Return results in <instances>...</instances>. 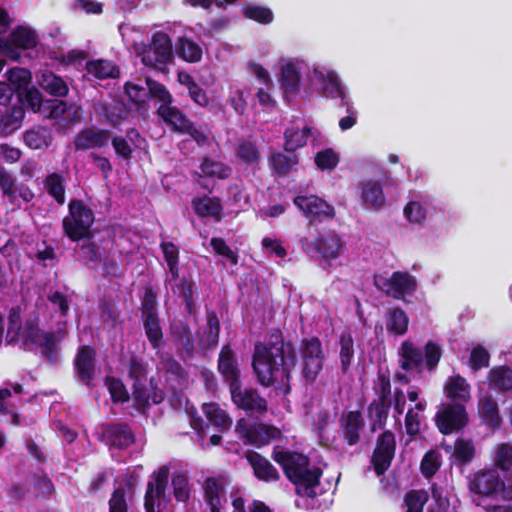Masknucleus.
<instances>
[{
    "label": "nucleus",
    "instance_id": "nucleus-1",
    "mask_svg": "<svg viewBox=\"0 0 512 512\" xmlns=\"http://www.w3.org/2000/svg\"><path fill=\"white\" fill-rule=\"evenodd\" d=\"M301 359V375L307 384H313L323 370L325 353L317 336L303 338L299 350L284 336L279 327L270 328L263 341H256L252 354V370L259 385L274 389L283 395L291 392L292 370Z\"/></svg>",
    "mask_w": 512,
    "mask_h": 512
},
{
    "label": "nucleus",
    "instance_id": "nucleus-2",
    "mask_svg": "<svg viewBox=\"0 0 512 512\" xmlns=\"http://www.w3.org/2000/svg\"><path fill=\"white\" fill-rule=\"evenodd\" d=\"M127 374L132 381L133 406L138 412L144 413L150 407V402L158 405L164 401L165 394L155 378L148 380L147 363L142 358L132 356L129 359Z\"/></svg>",
    "mask_w": 512,
    "mask_h": 512
},
{
    "label": "nucleus",
    "instance_id": "nucleus-3",
    "mask_svg": "<svg viewBox=\"0 0 512 512\" xmlns=\"http://www.w3.org/2000/svg\"><path fill=\"white\" fill-rule=\"evenodd\" d=\"M95 221L93 210L81 199L72 198L68 203V214L62 219L64 235L72 242H80L93 232Z\"/></svg>",
    "mask_w": 512,
    "mask_h": 512
},
{
    "label": "nucleus",
    "instance_id": "nucleus-4",
    "mask_svg": "<svg viewBox=\"0 0 512 512\" xmlns=\"http://www.w3.org/2000/svg\"><path fill=\"white\" fill-rule=\"evenodd\" d=\"M399 355L401 357L399 365L404 371L408 372L424 364L426 370L432 372L438 367L443 350L440 344L431 340L426 342L424 350L410 341H404Z\"/></svg>",
    "mask_w": 512,
    "mask_h": 512
},
{
    "label": "nucleus",
    "instance_id": "nucleus-5",
    "mask_svg": "<svg viewBox=\"0 0 512 512\" xmlns=\"http://www.w3.org/2000/svg\"><path fill=\"white\" fill-rule=\"evenodd\" d=\"M141 321L151 348L159 351L164 345V334L158 313L157 295L146 289L140 306Z\"/></svg>",
    "mask_w": 512,
    "mask_h": 512
},
{
    "label": "nucleus",
    "instance_id": "nucleus-6",
    "mask_svg": "<svg viewBox=\"0 0 512 512\" xmlns=\"http://www.w3.org/2000/svg\"><path fill=\"white\" fill-rule=\"evenodd\" d=\"M373 284L386 296L404 302H406L407 296L415 294L418 287L416 277L407 271H394L389 277L375 274Z\"/></svg>",
    "mask_w": 512,
    "mask_h": 512
},
{
    "label": "nucleus",
    "instance_id": "nucleus-7",
    "mask_svg": "<svg viewBox=\"0 0 512 512\" xmlns=\"http://www.w3.org/2000/svg\"><path fill=\"white\" fill-rule=\"evenodd\" d=\"M39 317L33 316L25 320L20 332L24 347L36 345L42 349L43 356L50 362H56L57 341L54 332H45L39 327Z\"/></svg>",
    "mask_w": 512,
    "mask_h": 512
},
{
    "label": "nucleus",
    "instance_id": "nucleus-8",
    "mask_svg": "<svg viewBox=\"0 0 512 512\" xmlns=\"http://www.w3.org/2000/svg\"><path fill=\"white\" fill-rule=\"evenodd\" d=\"M81 255L84 260L94 266L99 265L104 256L109 255L113 249L114 236L109 230L94 229L87 238L81 239Z\"/></svg>",
    "mask_w": 512,
    "mask_h": 512
},
{
    "label": "nucleus",
    "instance_id": "nucleus-9",
    "mask_svg": "<svg viewBox=\"0 0 512 512\" xmlns=\"http://www.w3.org/2000/svg\"><path fill=\"white\" fill-rule=\"evenodd\" d=\"M434 420L439 432L449 435L463 430L469 423V415L464 403H447L435 414Z\"/></svg>",
    "mask_w": 512,
    "mask_h": 512
},
{
    "label": "nucleus",
    "instance_id": "nucleus-10",
    "mask_svg": "<svg viewBox=\"0 0 512 512\" xmlns=\"http://www.w3.org/2000/svg\"><path fill=\"white\" fill-rule=\"evenodd\" d=\"M37 45V34L31 28L17 26L10 33L9 39L0 37V54L13 61L21 57L20 50H30Z\"/></svg>",
    "mask_w": 512,
    "mask_h": 512
},
{
    "label": "nucleus",
    "instance_id": "nucleus-11",
    "mask_svg": "<svg viewBox=\"0 0 512 512\" xmlns=\"http://www.w3.org/2000/svg\"><path fill=\"white\" fill-rule=\"evenodd\" d=\"M173 59V46L169 35L162 31L154 33L149 49L142 56V62L146 66L163 70Z\"/></svg>",
    "mask_w": 512,
    "mask_h": 512
},
{
    "label": "nucleus",
    "instance_id": "nucleus-12",
    "mask_svg": "<svg viewBox=\"0 0 512 512\" xmlns=\"http://www.w3.org/2000/svg\"><path fill=\"white\" fill-rule=\"evenodd\" d=\"M231 400L237 409L243 410L248 415L265 414L268 411L267 400L253 387H243L239 382L229 387Z\"/></svg>",
    "mask_w": 512,
    "mask_h": 512
},
{
    "label": "nucleus",
    "instance_id": "nucleus-13",
    "mask_svg": "<svg viewBox=\"0 0 512 512\" xmlns=\"http://www.w3.org/2000/svg\"><path fill=\"white\" fill-rule=\"evenodd\" d=\"M235 431L246 444H251L258 448L268 445L271 441L281 437V431L277 427L264 423L249 425L244 418L237 421Z\"/></svg>",
    "mask_w": 512,
    "mask_h": 512
},
{
    "label": "nucleus",
    "instance_id": "nucleus-14",
    "mask_svg": "<svg viewBox=\"0 0 512 512\" xmlns=\"http://www.w3.org/2000/svg\"><path fill=\"white\" fill-rule=\"evenodd\" d=\"M396 452V438L391 430L378 435L371 455V464L377 476L384 475L391 467Z\"/></svg>",
    "mask_w": 512,
    "mask_h": 512
},
{
    "label": "nucleus",
    "instance_id": "nucleus-15",
    "mask_svg": "<svg viewBox=\"0 0 512 512\" xmlns=\"http://www.w3.org/2000/svg\"><path fill=\"white\" fill-rule=\"evenodd\" d=\"M100 441L110 449L124 450L132 446L136 437L127 422H108L100 426Z\"/></svg>",
    "mask_w": 512,
    "mask_h": 512
},
{
    "label": "nucleus",
    "instance_id": "nucleus-16",
    "mask_svg": "<svg viewBox=\"0 0 512 512\" xmlns=\"http://www.w3.org/2000/svg\"><path fill=\"white\" fill-rule=\"evenodd\" d=\"M169 480V467L161 466L151 475V480L147 482L144 495L145 512H157L161 506V500L165 498Z\"/></svg>",
    "mask_w": 512,
    "mask_h": 512
},
{
    "label": "nucleus",
    "instance_id": "nucleus-17",
    "mask_svg": "<svg viewBox=\"0 0 512 512\" xmlns=\"http://www.w3.org/2000/svg\"><path fill=\"white\" fill-rule=\"evenodd\" d=\"M293 203L304 213L310 223L335 217L334 207L317 195H298L294 197Z\"/></svg>",
    "mask_w": 512,
    "mask_h": 512
},
{
    "label": "nucleus",
    "instance_id": "nucleus-18",
    "mask_svg": "<svg viewBox=\"0 0 512 512\" xmlns=\"http://www.w3.org/2000/svg\"><path fill=\"white\" fill-rule=\"evenodd\" d=\"M96 349L91 345H81L78 347L73 360L74 370L78 379L88 387L92 386V381L96 374L97 363Z\"/></svg>",
    "mask_w": 512,
    "mask_h": 512
},
{
    "label": "nucleus",
    "instance_id": "nucleus-19",
    "mask_svg": "<svg viewBox=\"0 0 512 512\" xmlns=\"http://www.w3.org/2000/svg\"><path fill=\"white\" fill-rule=\"evenodd\" d=\"M273 460L278 463L286 478L291 481L293 478L310 466V458L302 453L288 450H278L274 447L272 452Z\"/></svg>",
    "mask_w": 512,
    "mask_h": 512
},
{
    "label": "nucleus",
    "instance_id": "nucleus-20",
    "mask_svg": "<svg viewBox=\"0 0 512 512\" xmlns=\"http://www.w3.org/2000/svg\"><path fill=\"white\" fill-rule=\"evenodd\" d=\"M217 369L229 387L241 382V371L236 353L229 344L223 345L220 350Z\"/></svg>",
    "mask_w": 512,
    "mask_h": 512
},
{
    "label": "nucleus",
    "instance_id": "nucleus-21",
    "mask_svg": "<svg viewBox=\"0 0 512 512\" xmlns=\"http://www.w3.org/2000/svg\"><path fill=\"white\" fill-rule=\"evenodd\" d=\"M111 139V131L96 127H88L80 130L74 139V147L77 151H87L93 148H105Z\"/></svg>",
    "mask_w": 512,
    "mask_h": 512
},
{
    "label": "nucleus",
    "instance_id": "nucleus-22",
    "mask_svg": "<svg viewBox=\"0 0 512 512\" xmlns=\"http://www.w3.org/2000/svg\"><path fill=\"white\" fill-rule=\"evenodd\" d=\"M323 471L320 467H307L290 482L295 485V493L300 497L315 498V488L320 484Z\"/></svg>",
    "mask_w": 512,
    "mask_h": 512
},
{
    "label": "nucleus",
    "instance_id": "nucleus-23",
    "mask_svg": "<svg viewBox=\"0 0 512 512\" xmlns=\"http://www.w3.org/2000/svg\"><path fill=\"white\" fill-rule=\"evenodd\" d=\"M339 423L344 441L349 446L358 444L361 439V431L364 428V419L361 411L352 410L343 413Z\"/></svg>",
    "mask_w": 512,
    "mask_h": 512
},
{
    "label": "nucleus",
    "instance_id": "nucleus-24",
    "mask_svg": "<svg viewBox=\"0 0 512 512\" xmlns=\"http://www.w3.org/2000/svg\"><path fill=\"white\" fill-rule=\"evenodd\" d=\"M236 159L247 167H259L262 161V153L258 143L253 137L239 138L234 147Z\"/></svg>",
    "mask_w": 512,
    "mask_h": 512
},
{
    "label": "nucleus",
    "instance_id": "nucleus-25",
    "mask_svg": "<svg viewBox=\"0 0 512 512\" xmlns=\"http://www.w3.org/2000/svg\"><path fill=\"white\" fill-rule=\"evenodd\" d=\"M470 490L475 494L490 496L504 490V482L497 471H484L470 482Z\"/></svg>",
    "mask_w": 512,
    "mask_h": 512
},
{
    "label": "nucleus",
    "instance_id": "nucleus-26",
    "mask_svg": "<svg viewBox=\"0 0 512 512\" xmlns=\"http://www.w3.org/2000/svg\"><path fill=\"white\" fill-rule=\"evenodd\" d=\"M318 80H321V95L325 98L340 99L341 104H347L349 97L344 86L335 71H328L326 74L315 70Z\"/></svg>",
    "mask_w": 512,
    "mask_h": 512
},
{
    "label": "nucleus",
    "instance_id": "nucleus-27",
    "mask_svg": "<svg viewBox=\"0 0 512 512\" xmlns=\"http://www.w3.org/2000/svg\"><path fill=\"white\" fill-rule=\"evenodd\" d=\"M245 458L251 468L254 476L264 482H275L280 479V474L272 463L256 451H248Z\"/></svg>",
    "mask_w": 512,
    "mask_h": 512
},
{
    "label": "nucleus",
    "instance_id": "nucleus-28",
    "mask_svg": "<svg viewBox=\"0 0 512 512\" xmlns=\"http://www.w3.org/2000/svg\"><path fill=\"white\" fill-rule=\"evenodd\" d=\"M325 259H336L343 247V242L335 231L319 234L310 244Z\"/></svg>",
    "mask_w": 512,
    "mask_h": 512
},
{
    "label": "nucleus",
    "instance_id": "nucleus-29",
    "mask_svg": "<svg viewBox=\"0 0 512 512\" xmlns=\"http://www.w3.org/2000/svg\"><path fill=\"white\" fill-rule=\"evenodd\" d=\"M471 388L461 375L450 376L444 386V393L449 403L461 402L466 404L471 400Z\"/></svg>",
    "mask_w": 512,
    "mask_h": 512
},
{
    "label": "nucleus",
    "instance_id": "nucleus-30",
    "mask_svg": "<svg viewBox=\"0 0 512 512\" xmlns=\"http://www.w3.org/2000/svg\"><path fill=\"white\" fill-rule=\"evenodd\" d=\"M22 139L31 150H46L52 144L53 134L46 126L34 125L23 133Z\"/></svg>",
    "mask_w": 512,
    "mask_h": 512
},
{
    "label": "nucleus",
    "instance_id": "nucleus-31",
    "mask_svg": "<svg viewBox=\"0 0 512 512\" xmlns=\"http://www.w3.org/2000/svg\"><path fill=\"white\" fill-rule=\"evenodd\" d=\"M159 118L169 125L174 132L183 134L192 122L178 107L171 105L159 106L156 110Z\"/></svg>",
    "mask_w": 512,
    "mask_h": 512
},
{
    "label": "nucleus",
    "instance_id": "nucleus-32",
    "mask_svg": "<svg viewBox=\"0 0 512 512\" xmlns=\"http://www.w3.org/2000/svg\"><path fill=\"white\" fill-rule=\"evenodd\" d=\"M24 117L25 109L21 105L0 109V136H8L20 128Z\"/></svg>",
    "mask_w": 512,
    "mask_h": 512
},
{
    "label": "nucleus",
    "instance_id": "nucleus-33",
    "mask_svg": "<svg viewBox=\"0 0 512 512\" xmlns=\"http://www.w3.org/2000/svg\"><path fill=\"white\" fill-rule=\"evenodd\" d=\"M192 207L199 217H211L216 222L223 218V206L218 197H209L204 195L192 200Z\"/></svg>",
    "mask_w": 512,
    "mask_h": 512
},
{
    "label": "nucleus",
    "instance_id": "nucleus-34",
    "mask_svg": "<svg viewBox=\"0 0 512 512\" xmlns=\"http://www.w3.org/2000/svg\"><path fill=\"white\" fill-rule=\"evenodd\" d=\"M38 77L39 86L49 95L64 98L69 93L66 81L52 71H44Z\"/></svg>",
    "mask_w": 512,
    "mask_h": 512
},
{
    "label": "nucleus",
    "instance_id": "nucleus-35",
    "mask_svg": "<svg viewBox=\"0 0 512 512\" xmlns=\"http://www.w3.org/2000/svg\"><path fill=\"white\" fill-rule=\"evenodd\" d=\"M299 164V157L295 153L284 154L279 151H271L268 157V165L272 173L278 177L288 175Z\"/></svg>",
    "mask_w": 512,
    "mask_h": 512
},
{
    "label": "nucleus",
    "instance_id": "nucleus-36",
    "mask_svg": "<svg viewBox=\"0 0 512 512\" xmlns=\"http://www.w3.org/2000/svg\"><path fill=\"white\" fill-rule=\"evenodd\" d=\"M311 134L312 129L309 126H304L302 129L297 127L286 128L283 133V150L287 153H295L296 150L307 145L308 138Z\"/></svg>",
    "mask_w": 512,
    "mask_h": 512
},
{
    "label": "nucleus",
    "instance_id": "nucleus-37",
    "mask_svg": "<svg viewBox=\"0 0 512 512\" xmlns=\"http://www.w3.org/2000/svg\"><path fill=\"white\" fill-rule=\"evenodd\" d=\"M488 385L498 392L512 391V368L502 365L489 370L487 374Z\"/></svg>",
    "mask_w": 512,
    "mask_h": 512
},
{
    "label": "nucleus",
    "instance_id": "nucleus-38",
    "mask_svg": "<svg viewBox=\"0 0 512 512\" xmlns=\"http://www.w3.org/2000/svg\"><path fill=\"white\" fill-rule=\"evenodd\" d=\"M386 330L393 336H402L407 333L409 317L401 307H393L385 314Z\"/></svg>",
    "mask_w": 512,
    "mask_h": 512
},
{
    "label": "nucleus",
    "instance_id": "nucleus-39",
    "mask_svg": "<svg viewBox=\"0 0 512 512\" xmlns=\"http://www.w3.org/2000/svg\"><path fill=\"white\" fill-rule=\"evenodd\" d=\"M85 70L88 75L98 80L115 79L120 75L118 66L105 59L88 60Z\"/></svg>",
    "mask_w": 512,
    "mask_h": 512
},
{
    "label": "nucleus",
    "instance_id": "nucleus-40",
    "mask_svg": "<svg viewBox=\"0 0 512 512\" xmlns=\"http://www.w3.org/2000/svg\"><path fill=\"white\" fill-rule=\"evenodd\" d=\"M339 361L342 374L348 373L355 357V342L350 331H344L338 339Z\"/></svg>",
    "mask_w": 512,
    "mask_h": 512
},
{
    "label": "nucleus",
    "instance_id": "nucleus-41",
    "mask_svg": "<svg viewBox=\"0 0 512 512\" xmlns=\"http://www.w3.org/2000/svg\"><path fill=\"white\" fill-rule=\"evenodd\" d=\"M479 414L483 423L490 429L496 430L502 424L498 403L492 397L479 400Z\"/></svg>",
    "mask_w": 512,
    "mask_h": 512
},
{
    "label": "nucleus",
    "instance_id": "nucleus-42",
    "mask_svg": "<svg viewBox=\"0 0 512 512\" xmlns=\"http://www.w3.org/2000/svg\"><path fill=\"white\" fill-rule=\"evenodd\" d=\"M280 82L287 97L300 92L301 75L295 64L289 62L281 67Z\"/></svg>",
    "mask_w": 512,
    "mask_h": 512
},
{
    "label": "nucleus",
    "instance_id": "nucleus-43",
    "mask_svg": "<svg viewBox=\"0 0 512 512\" xmlns=\"http://www.w3.org/2000/svg\"><path fill=\"white\" fill-rule=\"evenodd\" d=\"M391 402L373 400L367 407V417L371 421V431L384 429L389 416Z\"/></svg>",
    "mask_w": 512,
    "mask_h": 512
},
{
    "label": "nucleus",
    "instance_id": "nucleus-44",
    "mask_svg": "<svg viewBox=\"0 0 512 512\" xmlns=\"http://www.w3.org/2000/svg\"><path fill=\"white\" fill-rule=\"evenodd\" d=\"M361 197L364 204L368 208H372L374 210L381 209L386 202L383 188L377 181H368L363 183Z\"/></svg>",
    "mask_w": 512,
    "mask_h": 512
},
{
    "label": "nucleus",
    "instance_id": "nucleus-45",
    "mask_svg": "<svg viewBox=\"0 0 512 512\" xmlns=\"http://www.w3.org/2000/svg\"><path fill=\"white\" fill-rule=\"evenodd\" d=\"M204 494L211 512H221V498L225 494L224 487L215 477H208L204 483Z\"/></svg>",
    "mask_w": 512,
    "mask_h": 512
},
{
    "label": "nucleus",
    "instance_id": "nucleus-46",
    "mask_svg": "<svg viewBox=\"0 0 512 512\" xmlns=\"http://www.w3.org/2000/svg\"><path fill=\"white\" fill-rule=\"evenodd\" d=\"M203 413L208 421L217 427L220 432H226L230 429L232 420L217 403H205L203 405Z\"/></svg>",
    "mask_w": 512,
    "mask_h": 512
},
{
    "label": "nucleus",
    "instance_id": "nucleus-47",
    "mask_svg": "<svg viewBox=\"0 0 512 512\" xmlns=\"http://www.w3.org/2000/svg\"><path fill=\"white\" fill-rule=\"evenodd\" d=\"M175 53L184 61L197 63L202 59V48L187 37L178 38L175 45Z\"/></svg>",
    "mask_w": 512,
    "mask_h": 512
},
{
    "label": "nucleus",
    "instance_id": "nucleus-48",
    "mask_svg": "<svg viewBox=\"0 0 512 512\" xmlns=\"http://www.w3.org/2000/svg\"><path fill=\"white\" fill-rule=\"evenodd\" d=\"M44 188L46 192L59 204L65 203V179L59 173H50L44 179Z\"/></svg>",
    "mask_w": 512,
    "mask_h": 512
},
{
    "label": "nucleus",
    "instance_id": "nucleus-49",
    "mask_svg": "<svg viewBox=\"0 0 512 512\" xmlns=\"http://www.w3.org/2000/svg\"><path fill=\"white\" fill-rule=\"evenodd\" d=\"M97 114L103 117L105 122L112 127H118L127 117V110L124 104L107 105L100 104L96 109Z\"/></svg>",
    "mask_w": 512,
    "mask_h": 512
},
{
    "label": "nucleus",
    "instance_id": "nucleus-50",
    "mask_svg": "<svg viewBox=\"0 0 512 512\" xmlns=\"http://www.w3.org/2000/svg\"><path fill=\"white\" fill-rule=\"evenodd\" d=\"M18 101L23 108L24 106L30 108L33 112H39L42 114L44 109V99L42 93L35 87L20 90L18 92Z\"/></svg>",
    "mask_w": 512,
    "mask_h": 512
},
{
    "label": "nucleus",
    "instance_id": "nucleus-51",
    "mask_svg": "<svg viewBox=\"0 0 512 512\" xmlns=\"http://www.w3.org/2000/svg\"><path fill=\"white\" fill-rule=\"evenodd\" d=\"M21 325V307L13 306L8 313V327L6 333L7 344L17 343L20 340Z\"/></svg>",
    "mask_w": 512,
    "mask_h": 512
},
{
    "label": "nucleus",
    "instance_id": "nucleus-52",
    "mask_svg": "<svg viewBox=\"0 0 512 512\" xmlns=\"http://www.w3.org/2000/svg\"><path fill=\"white\" fill-rule=\"evenodd\" d=\"M105 385L107 386L113 403L118 404L129 401L130 395L121 379L107 375L105 377Z\"/></svg>",
    "mask_w": 512,
    "mask_h": 512
},
{
    "label": "nucleus",
    "instance_id": "nucleus-53",
    "mask_svg": "<svg viewBox=\"0 0 512 512\" xmlns=\"http://www.w3.org/2000/svg\"><path fill=\"white\" fill-rule=\"evenodd\" d=\"M200 169L204 175L208 177H217L219 179H227L232 173L230 166L222 162L212 160L208 157H205L202 160Z\"/></svg>",
    "mask_w": 512,
    "mask_h": 512
},
{
    "label": "nucleus",
    "instance_id": "nucleus-54",
    "mask_svg": "<svg viewBox=\"0 0 512 512\" xmlns=\"http://www.w3.org/2000/svg\"><path fill=\"white\" fill-rule=\"evenodd\" d=\"M391 379L388 371L378 370L377 378L373 382V391L377 395L375 400L391 402Z\"/></svg>",
    "mask_w": 512,
    "mask_h": 512
},
{
    "label": "nucleus",
    "instance_id": "nucleus-55",
    "mask_svg": "<svg viewBox=\"0 0 512 512\" xmlns=\"http://www.w3.org/2000/svg\"><path fill=\"white\" fill-rule=\"evenodd\" d=\"M146 85L150 97L159 100L161 102L160 106L173 104L174 99L164 84L152 78H147Z\"/></svg>",
    "mask_w": 512,
    "mask_h": 512
},
{
    "label": "nucleus",
    "instance_id": "nucleus-56",
    "mask_svg": "<svg viewBox=\"0 0 512 512\" xmlns=\"http://www.w3.org/2000/svg\"><path fill=\"white\" fill-rule=\"evenodd\" d=\"M429 499V495L425 490L412 489L405 494L404 504L407 508L406 512H423V508Z\"/></svg>",
    "mask_w": 512,
    "mask_h": 512
},
{
    "label": "nucleus",
    "instance_id": "nucleus-57",
    "mask_svg": "<svg viewBox=\"0 0 512 512\" xmlns=\"http://www.w3.org/2000/svg\"><path fill=\"white\" fill-rule=\"evenodd\" d=\"M17 188L16 178L7 170L0 174V189L4 198L12 204H17Z\"/></svg>",
    "mask_w": 512,
    "mask_h": 512
},
{
    "label": "nucleus",
    "instance_id": "nucleus-58",
    "mask_svg": "<svg viewBox=\"0 0 512 512\" xmlns=\"http://www.w3.org/2000/svg\"><path fill=\"white\" fill-rule=\"evenodd\" d=\"M179 289V296L183 298L186 311L191 315L196 311V305L193 299L194 295V282L191 276H184L180 283L177 285Z\"/></svg>",
    "mask_w": 512,
    "mask_h": 512
},
{
    "label": "nucleus",
    "instance_id": "nucleus-59",
    "mask_svg": "<svg viewBox=\"0 0 512 512\" xmlns=\"http://www.w3.org/2000/svg\"><path fill=\"white\" fill-rule=\"evenodd\" d=\"M242 13L245 18L264 25L270 24L274 19L271 9L257 5H248L244 7Z\"/></svg>",
    "mask_w": 512,
    "mask_h": 512
},
{
    "label": "nucleus",
    "instance_id": "nucleus-60",
    "mask_svg": "<svg viewBox=\"0 0 512 512\" xmlns=\"http://www.w3.org/2000/svg\"><path fill=\"white\" fill-rule=\"evenodd\" d=\"M220 321L214 311L207 313V329L204 332L207 348L215 347L219 342Z\"/></svg>",
    "mask_w": 512,
    "mask_h": 512
},
{
    "label": "nucleus",
    "instance_id": "nucleus-61",
    "mask_svg": "<svg viewBox=\"0 0 512 512\" xmlns=\"http://www.w3.org/2000/svg\"><path fill=\"white\" fill-rule=\"evenodd\" d=\"M173 495L178 502H187L190 498V485L184 473H176L172 476Z\"/></svg>",
    "mask_w": 512,
    "mask_h": 512
},
{
    "label": "nucleus",
    "instance_id": "nucleus-62",
    "mask_svg": "<svg viewBox=\"0 0 512 512\" xmlns=\"http://www.w3.org/2000/svg\"><path fill=\"white\" fill-rule=\"evenodd\" d=\"M314 162L320 170L331 171L337 167L339 155L332 148H326L315 154Z\"/></svg>",
    "mask_w": 512,
    "mask_h": 512
},
{
    "label": "nucleus",
    "instance_id": "nucleus-63",
    "mask_svg": "<svg viewBox=\"0 0 512 512\" xmlns=\"http://www.w3.org/2000/svg\"><path fill=\"white\" fill-rule=\"evenodd\" d=\"M439 458L440 455L435 450H429L424 454L420 464V470L424 477L431 478L436 474L441 465Z\"/></svg>",
    "mask_w": 512,
    "mask_h": 512
},
{
    "label": "nucleus",
    "instance_id": "nucleus-64",
    "mask_svg": "<svg viewBox=\"0 0 512 512\" xmlns=\"http://www.w3.org/2000/svg\"><path fill=\"white\" fill-rule=\"evenodd\" d=\"M453 455L461 464L470 463L475 455L474 445L468 440L457 439L454 444Z\"/></svg>",
    "mask_w": 512,
    "mask_h": 512
}]
</instances>
